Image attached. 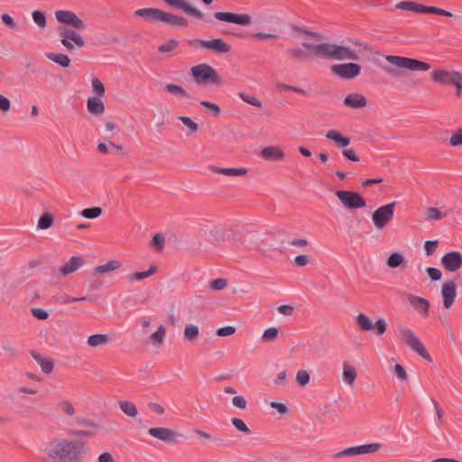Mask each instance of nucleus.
I'll return each mask as SVG.
<instances>
[{
	"instance_id": "39448f33",
	"label": "nucleus",
	"mask_w": 462,
	"mask_h": 462,
	"mask_svg": "<svg viewBox=\"0 0 462 462\" xmlns=\"http://www.w3.org/2000/svg\"><path fill=\"white\" fill-rule=\"evenodd\" d=\"M195 82L203 85L219 84V77L216 69L208 64L201 63L190 69Z\"/></svg>"
},
{
	"instance_id": "6e6d98bb",
	"label": "nucleus",
	"mask_w": 462,
	"mask_h": 462,
	"mask_svg": "<svg viewBox=\"0 0 462 462\" xmlns=\"http://www.w3.org/2000/svg\"><path fill=\"white\" fill-rule=\"evenodd\" d=\"M91 86L93 91L98 95L103 96L105 94V87L104 84L97 78H93L91 80Z\"/></svg>"
},
{
	"instance_id": "c756f323",
	"label": "nucleus",
	"mask_w": 462,
	"mask_h": 462,
	"mask_svg": "<svg viewBox=\"0 0 462 462\" xmlns=\"http://www.w3.org/2000/svg\"><path fill=\"white\" fill-rule=\"evenodd\" d=\"M45 55L49 60L59 64L60 66H61L63 68H67L70 64V59L66 54L47 52Z\"/></svg>"
},
{
	"instance_id": "4468645a",
	"label": "nucleus",
	"mask_w": 462,
	"mask_h": 462,
	"mask_svg": "<svg viewBox=\"0 0 462 462\" xmlns=\"http://www.w3.org/2000/svg\"><path fill=\"white\" fill-rule=\"evenodd\" d=\"M214 17L221 22L247 26L252 23V18L247 14H234L230 12H216Z\"/></svg>"
},
{
	"instance_id": "0eeeda50",
	"label": "nucleus",
	"mask_w": 462,
	"mask_h": 462,
	"mask_svg": "<svg viewBox=\"0 0 462 462\" xmlns=\"http://www.w3.org/2000/svg\"><path fill=\"white\" fill-rule=\"evenodd\" d=\"M385 60L389 63H394L399 67L411 71H427L430 69V65L427 62L396 55H386Z\"/></svg>"
},
{
	"instance_id": "79ce46f5",
	"label": "nucleus",
	"mask_w": 462,
	"mask_h": 462,
	"mask_svg": "<svg viewBox=\"0 0 462 462\" xmlns=\"http://www.w3.org/2000/svg\"><path fill=\"white\" fill-rule=\"evenodd\" d=\"M53 223L52 216L50 213H44L39 218L37 227L39 229H47L51 226Z\"/></svg>"
},
{
	"instance_id": "774afa93",
	"label": "nucleus",
	"mask_w": 462,
	"mask_h": 462,
	"mask_svg": "<svg viewBox=\"0 0 462 462\" xmlns=\"http://www.w3.org/2000/svg\"><path fill=\"white\" fill-rule=\"evenodd\" d=\"M278 335V329L276 328H268L264 330L263 334V339L264 340H273Z\"/></svg>"
},
{
	"instance_id": "9d476101",
	"label": "nucleus",
	"mask_w": 462,
	"mask_h": 462,
	"mask_svg": "<svg viewBox=\"0 0 462 462\" xmlns=\"http://www.w3.org/2000/svg\"><path fill=\"white\" fill-rule=\"evenodd\" d=\"M336 196L347 209H357L365 207V199L356 192L348 190H337Z\"/></svg>"
},
{
	"instance_id": "ddd939ff",
	"label": "nucleus",
	"mask_w": 462,
	"mask_h": 462,
	"mask_svg": "<svg viewBox=\"0 0 462 462\" xmlns=\"http://www.w3.org/2000/svg\"><path fill=\"white\" fill-rule=\"evenodd\" d=\"M331 71L340 79H352L360 74L361 67L356 63L335 64Z\"/></svg>"
},
{
	"instance_id": "1a4fd4ad",
	"label": "nucleus",
	"mask_w": 462,
	"mask_h": 462,
	"mask_svg": "<svg viewBox=\"0 0 462 462\" xmlns=\"http://www.w3.org/2000/svg\"><path fill=\"white\" fill-rule=\"evenodd\" d=\"M189 44L210 50L217 54H225L229 52L231 50V46L221 38L212 40L194 39L189 42Z\"/></svg>"
},
{
	"instance_id": "f704fd0d",
	"label": "nucleus",
	"mask_w": 462,
	"mask_h": 462,
	"mask_svg": "<svg viewBox=\"0 0 462 462\" xmlns=\"http://www.w3.org/2000/svg\"><path fill=\"white\" fill-rule=\"evenodd\" d=\"M78 424L79 426L88 428L91 431H96L97 434H98L99 430H101V427L98 422L88 418L79 419Z\"/></svg>"
},
{
	"instance_id": "aec40b11",
	"label": "nucleus",
	"mask_w": 462,
	"mask_h": 462,
	"mask_svg": "<svg viewBox=\"0 0 462 462\" xmlns=\"http://www.w3.org/2000/svg\"><path fill=\"white\" fill-rule=\"evenodd\" d=\"M148 434L164 442H174L177 436L172 430L167 428H151Z\"/></svg>"
},
{
	"instance_id": "7c9ffc66",
	"label": "nucleus",
	"mask_w": 462,
	"mask_h": 462,
	"mask_svg": "<svg viewBox=\"0 0 462 462\" xmlns=\"http://www.w3.org/2000/svg\"><path fill=\"white\" fill-rule=\"evenodd\" d=\"M119 408L127 416L135 418L138 415V410L134 403L129 401H119Z\"/></svg>"
},
{
	"instance_id": "6e6552de",
	"label": "nucleus",
	"mask_w": 462,
	"mask_h": 462,
	"mask_svg": "<svg viewBox=\"0 0 462 462\" xmlns=\"http://www.w3.org/2000/svg\"><path fill=\"white\" fill-rule=\"evenodd\" d=\"M395 202L381 206L372 215V220L376 229L382 230L393 218Z\"/></svg>"
},
{
	"instance_id": "bb28decb",
	"label": "nucleus",
	"mask_w": 462,
	"mask_h": 462,
	"mask_svg": "<svg viewBox=\"0 0 462 462\" xmlns=\"http://www.w3.org/2000/svg\"><path fill=\"white\" fill-rule=\"evenodd\" d=\"M210 169L216 173L223 174L228 177L242 176L247 172L245 168H219L216 166H210Z\"/></svg>"
},
{
	"instance_id": "5fc2aeb1",
	"label": "nucleus",
	"mask_w": 462,
	"mask_h": 462,
	"mask_svg": "<svg viewBox=\"0 0 462 462\" xmlns=\"http://www.w3.org/2000/svg\"><path fill=\"white\" fill-rule=\"evenodd\" d=\"M179 119L183 123L185 126H187L190 133H196L199 130V125L189 116H180Z\"/></svg>"
},
{
	"instance_id": "13d9d810",
	"label": "nucleus",
	"mask_w": 462,
	"mask_h": 462,
	"mask_svg": "<svg viewBox=\"0 0 462 462\" xmlns=\"http://www.w3.org/2000/svg\"><path fill=\"white\" fill-rule=\"evenodd\" d=\"M227 282L224 278H217L212 280L209 283V287L214 291H221L226 287Z\"/></svg>"
},
{
	"instance_id": "423d86ee",
	"label": "nucleus",
	"mask_w": 462,
	"mask_h": 462,
	"mask_svg": "<svg viewBox=\"0 0 462 462\" xmlns=\"http://www.w3.org/2000/svg\"><path fill=\"white\" fill-rule=\"evenodd\" d=\"M431 79L445 86H454L457 90V95L460 94L462 89V74L457 71H448L444 69H436L431 73Z\"/></svg>"
},
{
	"instance_id": "052dcab7",
	"label": "nucleus",
	"mask_w": 462,
	"mask_h": 462,
	"mask_svg": "<svg viewBox=\"0 0 462 462\" xmlns=\"http://www.w3.org/2000/svg\"><path fill=\"white\" fill-rule=\"evenodd\" d=\"M451 146H458L462 144V128L457 130L449 139Z\"/></svg>"
},
{
	"instance_id": "de8ad7c7",
	"label": "nucleus",
	"mask_w": 462,
	"mask_h": 462,
	"mask_svg": "<svg viewBox=\"0 0 462 462\" xmlns=\"http://www.w3.org/2000/svg\"><path fill=\"white\" fill-rule=\"evenodd\" d=\"M60 410L67 415L73 416L76 413V410L73 404L69 401H62L59 403Z\"/></svg>"
},
{
	"instance_id": "2eb2a0df",
	"label": "nucleus",
	"mask_w": 462,
	"mask_h": 462,
	"mask_svg": "<svg viewBox=\"0 0 462 462\" xmlns=\"http://www.w3.org/2000/svg\"><path fill=\"white\" fill-rule=\"evenodd\" d=\"M443 267L449 272H456L462 267V254L457 251L447 253L441 258Z\"/></svg>"
},
{
	"instance_id": "4be33fe9",
	"label": "nucleus",
	"mask_w": 462,
	"mask_h": 462,
	"mask_svg": "<svg viewBox=\"0 0 462 462\" xmlns=\"http://www.w3.org/2000/svg\"><path fill=\"white\" fill-rule=\"evenodd\" d=\"M343 103L347 107L362 108L366 106V98L362 94L352 93L344 98Z\"/></svg>"
},
{
	"instance_id": "e2e57ef3",
	"label": "nucleus",
	"mask_w": 462,
	"mask_h": 462,
	"mask_svg": "<svg viewBox=\"0 0 462 462\" xmlns=\"http://www.w3.org/2000/svg\"><path fill=\"white\" fill-rule=\"evenodd\" d=\"M342 154L346 159L351 162H357L360 161V158L357 156L355 150L353 149H344L342 151Z\"/></svg>"
},
{
	"instance_id": "b1692460",
	"label": "nucleus",
	"mask_w": 462,
	"mask_h": 462,
	"mask_svg": "<svg viewBox=\"0 0 462 462\" xmlns=\"http://www.w3.org/2000/svg\"><path fill=\"white\" fill-rule=\"evenodd\" d=\"M261 156L265 160L281 161L284 158L285 153L278 146H268L261 151Z\"/></svg>"
},
{
	"instance_id": "c03bdc74",
	"label": "nucleus",
	"mask_w": 462,
	"mask_h": 462,
	"mask_svg": "<svg viewBox=\"0 0 462 462\" xmlns=\"http://www.w3.org/2000/svg\"><path fill=\"white\" fill-rule=\"evenodd\" d=\"M232 425L240 432L245 434H250L251 430L246 426L242 419L239 418H232L231 419Z\"/></svg>"
},
{
	"instance_id": "412c9836",
	"label": "nucleus",
	"mask_w": 462,
	"mask_h": 462,
	"mask_svg": "<svg viewBox=\"0 0 462 462\" xmlns=\"http://www.w3.org/2000/svg\"><path fill=\"white\" fill-rule=\"evenodd\" d=\"M84 264V261L79 256H72L69 260L60 268V273L63 276H67L77 270H79Z\"/></svg>"
},
{
	"instance_id": "9b49d317",
	"label": "nucleus",
	"mask_w": 462,
	"mask_h": 462,
	"mask_svg": "<svg viewBox=\"0 0 462 462\" xmlns=\"http://www.w3.org/2000/svg\"><path fill=\"white\" fill-rule=\"evenodd\" d=\"M356 323L364 331L374 330L375 335L382 336L387 328L386 321L383 319H378L374 324L364 313H359L356 317Z\"/></svg>"
},
{
	"instance_id": "c85d7f7f",
	"label": "nucleus",
	"mask_w": 462,
	"mask_h": 462,
	"mask_svg": "<svg viewBox=\"0 0 462 462\" xmlns=\"http://www.w3.org/2000/svg\"><path fill=\"white\" fill-rule=\"evenodd\" d=\"M357 374L352 365H350L347 363H345L343 365V381L347 385H352L356 379Z\"/></svg>"
},
{
	"instance_id": "a19ab883",
	"label": "nucleus",
	"mask_w": 462,
	"mask_h": 462,
	"mask_svg": "<svg viewBox=\"0 0 462 462\" xmlns=\"http://www.w3.org/2000/svg\"><path fill=\"white\" fill-rule=\"evenodd\" d=\"M403 262L404 256L402 254L396 252L389 256L387 260V264L391 268H396L399 267Z\"/></svg>"
},
{
	"instance_id": "20e7f679",
	"label": "nucleus",
	"mask_w": 462,
	"mask_h": 462,
	"mask_svg": "<svg viewBox=\"0 0 462 462\" xmlns=\"http://www.w3.org/2000/svg\"><path fill=\"white\" fill-rule=\"evenodd\" d=\"M398 337L407 344L411 350L416 352L423 359L431 362V357L420 340L417 334L407 327H402L398 329Z\"/></svg>"
},
{
	"instance_id": "4d7b16f0",
	"label": "nucleus",
	"mask_w": 462,
	"mask_h": 462,
	"mask_svg": "<svg viewBox=\"0 0 462 462\" xmlns=\"http://www.w3.org/2000/svg\"><path fill=\"white\" fill-rule=\"evenodd\" d=\"M69 435L75 437H84V438H91L97 436L96 431H91L89 430H73L69 432Z\"/></svg>"
},
{
	"instance_id": "cd10ccee",
	"label": "nucleus",
	"mask_w": 462,
	"mask_h": 462,
	"mask_svg": "<svg viewBox=\"0 0 462 462\" xmlns=\"http://www.w3.org/2000/svg\"><path fill=\"white\" fill-rule=\"evenodd\" d=\"M395 7L397 9L410 11L415 14H424V5L412 1L399 2Z\"/></svg>"
},
{
	"instance_id": "338daca9",
	"label": "nucleus",
	"mask_w": 462,
	"mask_h": 462,
	"mask_svg": "<svg viewBox=\"0 0 462 462\" xmlns=\"http://www.w3.org/2000/svg\"><path fill=\"white\" fill-rule=\"evenodd\" d=\"M232 404L234 406L237 407V408L245 409L247 402H246V400L245 399L244 396H242V395H236L232 399Z\"/></svg>"
},
{
	"instance_id": "37998d69",
	"label": "nucleus",
	"mask_w": 462,
	"mask_h": 462,
	"mask_svg": "<svg viewBox=\"0 0 462 462\" xmlns=\"http://www.w3.org/2000/svg\"><path fill=\"white\" fill-rule=\"evenodd\" d=\"M199 336V328L196 325L189 324L185 327L184 337L188 340H194Z\"/></svg>"
},
{
	"instance_id": "dca6fc26",
	"label": "nucleus",
	"mask_w": 462,
	"mask_h": 462,
	"mask_svg": "<svg viewBox=\"0 0 462 462\" xmlns=\"http://www.w3.org/2000/svg\"><path fill=\"white\" fill-rule=\"evenodd\" d=\"M441 295L444 307L446 309L451 308L457 297V285L455 282L448 281L444 282L441 288Z\"/></svg>"
},
{
	"instance_id": "a878e982",
	"label": "nucleus",
	"mask_w": 462,
	"mask_h": 462,
	"mask_svg": "<svg viewBox=\"0 0 462 462\" xmlns=\"http://www.w3.org/2000/svg\"><path fill=\"white\" fill-rule=\"evenodd\" d=\"M87 108L93 115H102L105 111L104 103L97 97H91L88 99Z\"/></svg>"
},
{
	"instance_id": "09e8293b",
	"label": "nucleus",
	"mask_w": 462,
	"mask_h": 462,
	"mask_svg": "<svg viewBox=\"0 0 462 462\" xmlns=\"http://www.w3.org/2000/svg\"><path fill=\"white\" fill-rule=\"evenodd\" d=\"M165 328L163 326H160L158 329L151 335V340L154 343L162 344L163 341V338L165 337Z\"/></svg>"
},
{
	"instance_id": "a18cd8bd",
	"label": "nucleus",
	"mask_w": 462,
	"mask_h": 462,
	"mask_svg": "<svg viewBox=\"0 0 462 462\" xmlns=\"http://www.w3.org/2000/svg\"><path fill=\"white\" fill-rule=\"evenodd\" d=\"M32 17L33 22L40 27L44 28L47 24L46 17L44 14L41 11H33L32 14Z\"/></svg>"
},
{
	"instance_id": "473e14b6",
	"label": "nucleus",
	"mask_w": 462,
	"mask_h": 462,
	"mask_svg": "<svg viewBox=\"0 0 462 462\" xmlns=\"http://www.w3.org/2000/svg\"><path fill=\"white\" fill-rule=\"evenodd\" d=\"M120 267V263L116 260H111L105 264L98 265L95 268V273L97 274H105L108 272L117 270Z\"/></svg>"
},
{
	"instance_id": "49530a36",
	"label": "nucleus",
	"mask_w": 462,
	"mask_h": 462,
	"mask_svg": "<svg viewBox=\"0 0 462 462\" xmlns=\"http://www.w3.org/2000/svg\"><path fill=\"white\" fill-rule=\"evenodd\" d=\"M277 88L279 90H282V91H292V92L300 93V94L304 95V96H308L309 95L308 91H306L303 88H298V87H294V86H291V85L283 84V83L278 84L277 85Z\"/></svg>"
},
{
	"instance_id": "603ef678",
	"label": "nucleus",
	"mask_w": 462,
	"mask_h": 462,
	"mask_svg": "<svg viewBox=\"0 0 462 462\" xmlns=\"http://www.w3.org/2000/svg\"><path fill=\"white\" fill-rule=\"evenodd\" d=\"M179 45V42L172 39L165 42L164 44H162L158 47V51L160 52H170L175 50Z\"/></svg>"
},
{
	"instance_id": "f8f14e48",
	"label": "nucleus",
	"mask_w": 462,
	"mask_h": 462,
	"mask_svg": "<svg viewBox=\"0 0 462 462\" xmlns=\"http://www.w3.org/2000/svg\"><path fill=\"white\" fill-rule=\"evenodd\" d=\"M383 444L381 443H369L360 446L350 447L343 449L342 451L337 453L334 457L336 458L342 457H351V456H358L364 454H371L377 452Z\"/></svg>"
},
{
	"instance_id": "ea45409f",
	"label": "nucleus",
	"mask_w": 462,
	"mask_h": 462,
	"mask_svg": "<svg viewBox=\"0 0 462 462\" xmlns=\"http://www.w3.org/2000/svg\"><path fill=\"white\" fill-rule=\"evenodd\" d=\"M102 214V208L99 207H93L85 208L80 212V215L88 219L98 217Z\"/></svg>"
},
{
	"instance_id": "6ab92c4d",
	"label": "nucleus",
	"mask_w": 462,
	"mask_h": 462,
	"mask_svg": "<svg viewBox=\"0 0 462 462\" xmlns=\"http://www.w3.org/2000/svg\"><path fill=\"white\" fill-rule=\"evenodd\" d=\"M162 14V10L153 7L140 8L135 11V15L152 23H161Z\"/></svg>"
},
{
	"instance_id": "4c0bfd02",
	"label": "nucleus",
	"mask_w": 462,
	"mask_h": 462,
	"mask_svg": "<svg viewBox=\"0 0 462 462\" xmlns=\"http://www.w3.org/2000/svg\"><path fill=\"white\" fill-rule=\"evenodd\" d=\"M156 272L155 266H151L147 271L145 272H137L134 273L129 276L130 281L132 282H139L141 280H143L151 275H152Z\"/></svg>"
},
{
	"instance_id": "5701e85b",
	"label": "nucleus",
	"mask_w": 462,
	"mask_h": 462,
	"mask_svg": "<svg viewBox=\"0 0 462 462\" xmlns=\"http://www.w3.org/2000/svg\"><path fill=\"white\" fill-rule=\"evenodd\" d=\"M326 139L335 143L338 148H346L350 144V139L342 135L337 130H329L325 135Z\"/></svg>"
},
{
	"instance_id": "72a5a7b5",
	"label": "nucleus",
	"mask_w": 462,
	"mask_h": 462,
	"mask_svg": "<svg viewBox=\"0 0 462 462\" xmlns=\"http://www.w3.org/2000/svg\"><path fill=\"white\" fill-rule=\"evenodd\" d=\"M108 342V337L105 334L91 335L88 338V345L91 347H97L106 345Z\"/></svg>"
},
{
	"instance_id": "f03ea898",
	"label": "nucleus",
	"mask_w": 462,
	"mask_h": 462,
	"mask_svg": "<svg viewBox=\"0 0 462 462\" xmlns=\"http://www.w3.org/2000/svg\"><path fill=\"white\" fill-rule=\"evenodd\" d=\"M51 460L78 462L85 452V443L81 441L54 439L44 449Z\"/></svg>"
},
{
	"instance_id": "f257e3e1",
	"label": "nucleus",
	"mask_w": 462,
	"mask_h": 462,
	"mask_svg": "<svg viewBox=\"0 0 462 462\" xmlns=\"http://www.w3.org/2000/svg\"><path fill=\"white\" fill-rule=\"evenodd\" d=\"M55 18L60 23L71 26V28L66 25L58 27L60 41L68 51H74L75 47H85L86 42L79 33V31H84L86 24L74 12L58 10L55 12Z\"/></svg>"
},
{
	"instance_id": "a211bd4d",
	"label": "nucleus",
	"mask_w": 462,
	"mask_h": 462,
	"mask_svg": "<svg viewBox=\"0 0 462 462\" xmlns=\"http://www.w3.org/2000/svg\"><path fill=\"white\" fill-rule=\"evenodd\" d=\"M408 301L413 307V309L422 318H427L429 315L430 302L428 300L415 295H409Z\"/></svg>"
},
{
	"instance_id": "680f3d73",
	"label": "nucleus",
	"mask_w": 462,
	"mask_h": 462,
	"mask_svg": "<svg viewBox=\"0 0 462 462\" xmlns=\"http://www.w3.org/2000/svg\"><path fill=\"white\" fill-rule=\"evenodd\" d=\"M165 238L161 234H156L152 237V245L156 248V250H162L164 245Z\"/></svg>"
},
{
	"instance_id": "864d4df0",
	"label": "nucleus",
	"mask_w": 462,
	"mask_h": 462,
	"mask_svg": "<svg viewBox=\"0 0 462 462\" xmlns=\"http://www.w3.org/2000/svg\"><path fill=\"white\" fill-rule=\"evenodd\" d=\"M239 97H241V99L243 101H245L247 104H250V105H252L254 106H256V107H261L262 106V102L257 97H255L254 96H249V95H246L245 93H239Z\"/></svg>"
},
{
	"instance_id": "8fccbe9b",
	"label": "nucleus",
	"mask_w": 462,
	"mask_h": 462,
	"mask_svg": "<svg viewBox=\"0 0 462 462\" xmlns=\"http://www.w3.org/2000/svg\"><path fill=\"white\" fill-rule=\"evenodd\" d=\"M431 401H432V403L434 405L435 411H436L435 423L438 427H441L444 423V420H443L444 411L439 406L438 402L434 399H432Z\"/></svg>"
},
{
	"instance_id": "f3484780",
	"label": "nucleus",
	"mask_w": 462,
	"mask_h": 462,
	"mask_svg": "<svg viewBox=\"0 0 462 462\" xmlns=\"http://www.w3.org/2000/svg\"><path fill=\"white\" fill-rule=\"evenodd\" d=\"M164 2L170 6L181 9L183 12L196 19L202 20L204 18L203 13L191 6L184 0H164Z\"/></svg>"
},
{
	"instance_id": "0e129e2a",
	"label": "nucleus",
	"mask_w": 462,
	"mask_h": 462,
	"mask_svg": "<svg viewBox=\"0 0 462 462\" xmlns=\"http://www.w3.org/2000/svg\"><path fill=\"white\" fill-rule=\"evenodd\" d=\"M236 332V328L233 326H226L217 330V335L219 337H228Z\"/></svg>"
},
{
	"instance_id": "3c124183",
	"label": "nucleus",
	"mask_w": 462,
	"mask_h": 462,
	"mask_svg": "<svg viewBox=\"0 0 462 462\" xmlns=\"http://www.w3.org/2000/svg\"><path fill=\"white\" fill-rule=\"evenodd\" d=\"M310 379V374L306 370H300L296 374V382L300 386H305Z\"/></svg>"
},
{
	"instance_id": "393cba45",
	"label": "nucleus",
	"mask_w": 462,
	"mask_h": 462,
	"mask_svg": "<svg viewBox=\"0 0 462 462\" xmlns=\"http://www.w3.org/2000/svg\"><path fill=\"white\" fill-rule=\"evenodd\" d=\"M161 23L180 27H184L188 25V21L184 17L175 15L165 11H162Z\"/></svg>"
},
{
	"instance_id": "7ed1b4c3",
	"label": "nucleus",
	"mask_w": 462,
	"mask_h": 462,
	"mask_svg": "<svg viewBox=\"0 0 462 462\" xmlns=\"http://www.w3.org/2000/svg\"><path fill=\"white\" fill-rule=\"evenodd\" d=\"M302 46L309 51L310 55L325 60H355L357 59L356 51L344 45H337L329 42L314 44L305 42L302 43Z\"/></svg>"
},
{
	"instance_id": "58836bf2",
	"label": "nucleus",
	"mask_w": 462,
	"mask_h": 462,
	"mask_svg": "<svg viewBox=\"0 0 462 462\" xmlns=\"http://www.w3.org/2000/svg\"><path fill=\"white\" fill-rule=\"evenodd\" d=\"M33 358L37 361V363L40 365L42 370L45 373V374H50L52 372L53 370V364L48 360V359H45L42 356H40V355H32Z\"/></svg>"
},
{
	"instance_id": "bf43d9fd",
	"label": "nucleus",
	"mask_w": 462,
	"mask_h": 462,
	"mask_svg": "<svg viewBox=\"0 0 462 462\" xmlns=\"http://www.w3.org/2000/svg\"><path fill=\"white\" fill-rule=\"evenodd\" d=\"M200 105L202 106L206 107L207 109H208L213 114V116H219L220 108L217 104L211 103L209 101H201Z\"/></svg>"
},
{
	"instance_id": "c9c22d12",
	"label": "nucleus",
	"mask_w": 462,
	"mask_h": 462,
	"mask_svg": "<svg viewBox=\"0 0 462 462\" xmlns=\"http://www.w3.org/2000/svg\"><path fill=\"white\" fill-rule=\"evenodd\" d=\"M164 89L171 94L180 96L181 97H189V93L180 86L175 84H165Z\"/></svg>"
},
{
	"instance_id": "69168bd1",
	"label": "nucleus",
	"mask_w": 462,
	"mask_h": 462,
	"mask_svg": "<svg viewBox=\"0 0 462 462\" xmlns=\"http://www.w3.org/2000/svg\"><path fill=\"white\" fill-rule=\"evenodd\" d=\"M438 247V240L426 241L424 248L428 255H431L435 253Z\"/></svg>"
},
{
	"instance_id": "e433bc0d",
	"label": "nucleus",
	"mask_w": 462,
	"mask_h": 462,
	"mask_svg": "<svg viewBox=\"0 0 462 462\" xmlns=\"http://www.w3.org/2000/svg\"><path fill=\"white\" fill-rule=\"evenodd\" d=\"M447 217L446 213L441 212L437 208H429L426 213L427 221H438Z\"/></svg>"
},
{
	"instance_id": "2f4dec72",
	"label": "nucleus",
	"mask_w": 462,
	"mask_h": 462,
	"mask_svg": "<svg viewBox=\"0 0 462 462\" xmlns=\"http://www.w3.org/2000/svg\"><path fill=\"white\" fill-rule=\"evenodd\" d=\"M383 71L393 79H401L403 77L404 73L402 71L403 67H399L394 63H389V65H384L383 67Z\"/></svg>"
}]
</instances>
